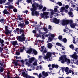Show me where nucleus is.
Returning <instances> with one entry per match:
<instances>
[{"label": "nucleus", "mask_w": 78, "mask_h": 78, "mask_svg": "<svg viewBox=\"0 0 78 78\" xmlns=\"http://www.w3.org/2000/svg\"><path fill=\"white\" fill-rule=\"evenodd\" d=\"M32 6L33 8H30L31 11H32V16H35L36 15V16L39 15V12L35 10L36 9V6H38V4L36 3L33 4L32 5Z\"/></svg>", "instance_id": "nucleus-1"}, {"label": "nucleus", "mask_w": 78, "mask_h": 78, "mask_svg": "<svg viewBox=\"0 0 78 78\" xmlns=\"http://www.w3.org/2000/svg\"><path fill=\"white\" fill-rule=\"evenodd\" d=\"M58 61H61V63L62 64H64L66 62H67V64H69L70 63V60L69 59H67L66 55H63L60 57Z\"/></svg>", "instance_id": "nucleus-2"}, {"label": "nucleus", "mask_w": 78, "mask_h": 78, "mask_svg": "<svg viewBox=\"0 0 78 78\" xmlns=\"http://www.w3.org/2000/svg\"><path fill=\"white\" fill-rule=\"evenodd\" d=\"M55 55V53L53 52L51 53L50 52H48L46 54V56L43 57L45 60H47L48 61H51V58H50L51 57L52 55Z\"/></svg>", "instance_id": "nucleus-3"}, {"label": "nucleus", "mask_w": 78, "mask_h": 78, "mask_svg": "<svg viewBox=\"0 0 78 78\" xmlns=\"http://www.w3.org/2000/svg\"><path fill=\"white\" fill-rule=\"evenodd\" d=\"M28 60V59H25L24 60V61H26L25 64L28 67H30L31 65L30 63H32L33 61H36V59L34 58V57H32L31 58H29L28 61H27Z\"/></svg>", "instance_id": "nucleus-4"}, {"label": "nucleus", "mask_w": 78, "mask_h": 78, "mask_svg": "<svg viewBox=\"0 0 78 78\" xmlns=\"http://www.w3.org/2000/svg\"><path fill=\"white\" fill-rule=\"evenodd\" d=\"M73 23V20H63L62 21V25L63 26L67 25L68 23Z\"/></svg>", "instance_id": "nucleus-5"}, {"label": "nucleus", "mask_w": 78, "mask_h": 78, "mask_svg": "<svg viewBox=\"0 0 78 78\" xmlns=\"http://www.w3.org/2000/svg\"><path fill=\"white\" fill-rule=\"evenodd\" d=\"M26 51L27 53H31L32 51L35 55H36L37 54V52L36 50L33 49L31 48H30L28 50H26Z\"/></svg>", "instance_id": "nucleus-6"}, {"label": "nucleus", "mask_w": 78, "mask_h": 78, "mask_svg": "<svg viewBox=\"0 0 78 78\" xmlns=\"http://www.w3.org/2000/svg\"><path fill=\"white\" fill-rule=\"evenodd\" d=\"M48 12H43L41 14V16L43 19H48L49 16H48Z\"/></svg>", "instance_id": "nucleus-7"}, {"label": "nucleus", "mask_w": 78, "mask_h": 78, "mask_svg": "<svg viewBox=\"0 0 78 78\" xmlns=\"http://www.w3.org/2000/svg\"><path fill=\"white\" fill-rule=\"evenodd\" d=\"M19 41L21 42L23 41H25V37H24V34H22V35L18 37Z\"/></svg>", "instance_id": "nucleus-8"}, {"label": "nucleus", "mask_w": 78, "mask_h": 78, "mask_svg": "<svg viewBox=\"0 0 78 78\" xmlns=\"http://www.w3.org/2000/svg\"><path fill=\"white\" fill-rule=\"evenodd\" d=\"M51 22L55 23L56 24H59L60 20H58L56 18H54L53 19H51Z\"/></svg>", "instance_id": "nucleus-9"}, {"label": "nucleus", "mask_w": 78, "mask_h": 78, "mask_svg": "<svg viewBox=\"0 0 78 78\" xmlns=\"http://www.w3.org/2000/svg\"><path fill=\"white\" fill-rule=\"evenodd\" d=\"M41 50H40V51L42 52L43 51V55H45V53L47 52V49L45 48L44 46H43L41 47Z\"/></svg>", "instance_id": "nucleus-10"}, {"label": "nucleus", "mask_w": 78, "mask_h": 78, "mask_svg": "<svg viewBox=\"0 0 78 78\" xmlns=\"http://www.w3.org/2000/svg\"><path fill=\"white\" fill-rule=\"evenodd\" d=\"M77 53L76 52H74V54L72 55H70V58H72L74 59H78V55H77Z\"/></svg>", "instance_id": "nucleus-11"}, {"label": "nucleus", "mask_w": 78, "mask_h": 78, "mask_svg": "<svg viewBox=\"0 0 78 78\" xmlns=\"http://www.w3.org/2000/svg\"><path fill=\"white\" fill-rule=\"evenodd\" d=\"M18 26L19 27H20L21 28H23L24 27H25V24L24 23H22L19 22H18Z\"/></svg>", "instance_id": "nucleus-12"}, {"label": "nucleus", "mask_w": 78, "mask_h": 78, "mask_svg": "<svg viewBox=\"0 0 78 78\" xmlns=\"http://www.w3.org/2000/svg\"><path fill=\"white\" fill-rule=\"evenodd\" d=\"M23 77L24 78L26 77V78H35L34 77H31L30 76L28 75V74H25L24 72L23 73Z\"/></svg>", "instance_id": "nucleus-13"}, {"label": "nucleus", "mask_w": 78, "mask_h": 78, "mask_svg": "<svg viewBox=\"0 0 78 78\" xmlns=\"http://www.w3.org/2000/svg\"><path fill=\"white\" fill-rule=\"evenodd\" d=\"M48 73H49V72H45L44 71H43L42 72V73L44 76L46 77V76H47L48 75Z\"/></svg>", "instance_id": "nucleus-14"}, {"label": "nucleus", "mask_w": 78, "mask_h": 78, "mask_svg": "<svg viewBox=\"0 0 78 78\" xmlns=\"http://www.w3.org/2000/svg\"><path fill=\"white\" fill-rule=\"evenodd\" d=\"M30 67L31 69H28V68H27V71H31L32 70H34V69H35V67L33 65H32Z\"/></svg>", "instance_id": "nucleus-15"}, {"label": "nucleus", "mask_w": 78, "mask_h": 78, "mask_svg": "<svg viewBox=\"0 0 78 78\" xmlns=\"http://www.w3.org/2000/svg\"><path fill=\"white\" fill-rule=\"evenodd\" d=\"M49 11L51 12L50 13H51V15H50V18H52V17H53V16H53V14H55V13L54 12L53 10L50 9Z\"/></svg>", "instance_id": "nucleus-16"}, {"label": "nucleus", "mask_w": 78, "mask_h": 78, "mask_svg": "<svg viewBox=\"0 0 78 78\" xmlns=\"http://www.w3.org/2000/svg\"><path fill=\"white\" fill-rule=\"evenodd\" d=\"M43 58V57L42 55H40L38 57V59L39 60V61H40V62H41V63H42V62H44L43 61H42V59Z\"/></svg>", "instance_id": "nucleus-17"}, {"label": "nucleus", "mask_w": 78, "mask_h": 78, "mask_svg": "<svg viewBox=\"0 0 78 78\" xmlns=\"http://www.w3.org/2000/svg\"><path fill=\"white\" fill-rule=\"evenodd\" d=\"M47 45H48V48L50 49L53 46V45H52V44L51 43H48V44H47Z\"/></svg>", "instance_id": "nucleus-18"}, {"label": "nucleus", "mask_w": 78, "mask_h": 78, "mask_svg": "<svg viewBox=\"0 0 78 78\" xmlns=\"http://www.w3.org/2000/svg\"><path fill=\"white\" fill-rule=\"evenodd\" d=\"M76 26L77 27H78L77 26L78 25H77L76 24H75L74 23L71 24L70 25V27L72 28H75Z\"/></svg>", "instance_id": "nucleus-19"}, {"label": "nucleus", "mask_w": 78, "mask_h": 78, "mask_svg": "<svg viewBox=\"0 0 78 78\" xmlns=\"http://www.w3.org/2000/svg\"><path fill=\"white\" fill-rule=\"evenodd\" d=\"M53 38L49 37L48 38V41H47V43L48 44V43L50 42H52L53 41Z\"/></svg>", "instance_id": "nucleus-20"}, {"label": "nucleus", "mask_w": 78, "mask_h": 78, "mask_svg": "<svg viewBox=\"0 0 78 78\" xmlns=\"http://www.w3.org/2000/svg\"><path fill=\"white\" fill-rule=\"evenodd\" d=\"M69 70V68L67 67H66L65 69V72L66 73L67 75H68L69 73V72H68Z\"/></svg>", "instance_id": "nucleus-21"}, {"label": "nucleus", "mask_w": 78, "mask_h": 78, "mask_svg": "<svg viewBox=\"0 0 78 78\" xmlns=\"http://www.w3.org/2000/svg\"><path fill=\"white\" fill-rule=\"evenodd\" d=\"M12 44L13 45H14V46H15V45H17L18 44V43H17V41H12Z\"/></svg>", "instance_id": "nucleus-22"}, {"label": "nucleus", "mask_w": 78, "mask_h": 78, "mask_svg": "<svg viewBox=\"0 0 78 78\" xmlns=\"http://www.w3.org/2000/svg\"><path fill=\"white\" fill-rule=\"evenodd\" d=\"M5 7L9 9H13V8H14V7L12 5H10L9 7L7 6H5Z\"/></svg>", "instance_id": "nucleus-23"}, {"label": "nucleus", "mask_w": 78, "mask_h": 78, "mask_svg": "<svg viewBox=\"0 0 78 78\" xmlns=\"http://www.w3.org/2000/svg\"><path fill=\"white\" fill-rule=\"evenodd\" d=\"M11 32V31L9 30L8 29L7 30H5V34L8 35V34H9Z\"/></svg>", "instance_id": "nucleus-24"}, {"label": "nucleus", "mask_w": 78, "mask_h": 78, "mask_svg": "<svg viewBox=\"0 0 78 78\" xmlns=\"http://www.w3.org/2000/svg\"><path fill=\"white\" fill-rule=\"evenodd\" d=\"M48 35L49 37H51V38H52L53 39L55 37V35H54V34L49 33Z\"/></svg>", "instance_id": "nucleus-25"}, {"label": "nucleus", "mask_w": 78, "mask_h": 78, "mask_svg": "<svg viewBox=\"0 0 78 78\" xmlns=\"http://www.w3.org/2000/svg\"><path fill=\"white\" fill-rule=\"evenodd\" d=\"M3 13L4 14H9V13L8 11L6 9H5L4 11H3Z\"/></svg>", "instance_id": "nucleus-26"}, {"label": "nucleus", "mask_w": 78, "mask_h": 78, "mask_svg": "<svg viewBox=\"0 0 78 78\" xmlns=\"http://www.w3.org/2000/svg\"><path fill=\"white\" fill-rule=\"evenodd\" d=\"M69 15L70 17H73V13L72 12H68Z\"/></svg>", "instance_id": "nucleus-27"}, {"label": "nucleus", "mask_w": 78, "mask_h": 78, "mask_svg": "<svg viewBox=\"0 0 78 78\" xmlns=\"http://www.w3.org/2000/svg\"><path fill=\"white\" fill-rule=\"evenodd\" d=\"M69 72L70 73H72V75H73V74H74V70H69Z\"/></svg>", "instance_id": "nucleus-28"}, {"label": "nucleus", "mask_w": 78, "mask_h": 78, "mask_svg": "<svg viewBox=\"0 0 78 78\" xmlns=\"http://www.w3.org/2000/svg\"><path fill=\"white\" fill-rule=\"evenodd\" d=\"M35 30L37 31H38L39 32V33H40V34H42V32H41L39 30H38V28H37V27H35Z\"/></svg>", "instance_id": "nucleus-29"}, {"label": "nucleus", "mask_w": 78, "mask_h": 78, "mask_svg": "<svg viewBox=\"0 0 78 78\" xmlns=\"http://www.w3.org/2000/svg\"><path fill=\"white\" fill-rule=\"evenodd\" d=\"M38 6L40 9H42V8H43V6H42V5L41 4L40 5H38V6H36V7H38Z\"/></svg>", "instance_id": "nucleus-30"}, {"label": "nucleus", "mask_w": 78, "mask_h": 78, "mask_svg": "<svg viewBox=\"0 0 78 78\" xmlns=\"http://www.w3.org/2000/svg\"><path fill=\"white\" fill-rule=\"evenodd\" d=\"M37 68H36V70H39L40 69H42V66H37Z\"/></svg>", "instance_id": "nucleus-31"}, {"label": "nucleus", "mask_w": 78, "mask_h": 78, "mask_svg": "<svg viewBox=\"0 0 78 78\" xmlns=\"http://www.w3.org/2000/svg\"><path fill=\"white\" fill-rule=\"evenodd\" d=\"M54 11L55 12H58V13H59L60 12L58 10V9L56 8H55L54 9Z\"/></svg>", "instance_id": "nucleus-32"}, {"label": "nucleus", "mask_w": 78, "mask_h": 78, "mask_svg": "<svg viewBox=\"0 0 78 78\" xmlns=\"http://www.w3.org/2000/svg\"><path fill=\"white\" fill-rule=\"evenodd\" d=\"M32 0H27L26 1V2L28 3H31V4H32Z\"/></svg>", "instance_id": "nucleus-33"}, {"label": "nucleus", "mask_w": 78, "mask_h": 78, "mask_svg": "<svg viewBox=\"0 0 78 78\" xmlns=\"http://www.w3.org/2000/svg\"><path fill=\"white\" fill-rule=\"evenodd\" d=\"M44 31H46L45 33H44V34H46L48 33V30H47V28H44Z\"/></svg>", "instance_id": "nucleus-34"}, {"label": "nucleus", "mask_w": 78, "mask_h": 78, "mask_svg": "<svg viewBox=\"0 0 78 78\" xmlns=\"http://www.w3.org/2000/svg\"><path fill=\"white\" fill-rule=\"evenodd\" d=\"M36 60V61H34L35 62L33 63V65H34V66H37V62H37V60Z\"/></svg>", "instance_id": "nucleus-35"}, {"label": "nucleus", "mask_w": 78, "mask_h": 78, "mask_svg": "<svg viewBox=\"0 0 78 78\" xmlns=\"http://www.w3.org/2000/svg\"><path fill=\"white\" fill-rule=\"evenodd\" d=\"M57 5H59V6H62V3L59 2H58L57 3Z\"/></svg>", "instance_id": "nucleus-36"}, {"label": "nucleus", "mask_w": 78, "mask_h": 78, "mask_svg": "<svg viewBox=\"0 0 78 78\" xmlns=\"http://www.w3.org/2000/svg\"><path fill=\"white\" fill-rule=\"evenodd\" d=\"M69 47L73 50H74V46L72 44L70 45L69 46Z\"/></svg>", "instance_id": "nucleus-37"}, {"label": "nucleus", "mask_w": 78, "mask_h": 78, "mask_svg": "<svg viewBox=\"0 0 78 78\" xmlns=\"http://www.w3.org/2000/svg\"><path fill=\"white\" fill-rule=\"evenodd\" d=\"M14 64H15V66H19V64L17 62H14Z\"/></svg>", "instance_id": "nucleus-38"}, {"label": "nucleus", "mask_w": 78, "mask_h": 78, "mask_svg": "<svg viewBox=\"0 0 78 78\" xmlns=\"http://www.w3.org/2000/svg\"><path fill=\"white\" fill-rule=\"evenodd\" d=\"M42 74H41V73H40L38 76H37V77L39 78H42Z\"/></svg>", "instance_id": "nucleus-39"}, {"label": "nucleus", "mask_w": 78, "mask_h": 78, "mask_svg": "<svg viewBox=\"0 0 78 78\" xmlns=\"http://www.w3.org/2000/svg\"><path fill=\"white\" fill-rule=\"evenodd\" d=\"M46 9H47V8H46V7H44L42 10V11H43V12L44 11H45Z\"/></svg>", "instance_id": "nucleus-40"}, {"label": "nucleus", "mask_w": 78, "mask_h": 78, "mask_svg": "<svg viewBox=\"0 0 78 78\" xmlns=\"http://www.w3.org/2000/svg\"><path fill=\"white\" fill-rule=\"evenodd\" d=\"M5 2L4 0H0V4L2 5V3H3Z\"/></svg>", "instance_id": "nucleus-41"}, {"label": "nucleus", "mask_w": 78, "mask_h": 78, "mask_svg": "<svg viewBox=\"0 0 78 78\" xmlns=\"http://www.w3.org/2000/svg\"><path fill=\"white\" fill-rule=\"evenodd\" d=\"M62 41L63 42H64V43H66V42H67V39H66V38H64Z\"/></svg>", "instance_id": "nucleus-42"}, {"label": "nucleus", "mask_w": 78, "mask_h": 78, "mask_svg": "<svg viewBox=\"0 0 78 78\" xmlns=\"http://www.w3.org/2000/svg\"><path fill=\"white\" fill-rule=\"evenodd\" d=\"M73 62H74V64H75L77 65H78V60L76 61V62H75V61H74L73 60Z\"/></svg>", "instance_id": "nucleus-43"}, {"label": "nucleus", "mask_w": 78, "mask_h": 78, "mask_svg": "<svg viewBox=\"0 0 78 78\" xmlns=\"http://www.w3.org/2000/svg\"><path fill=\"white\" fill-rule=\"evenodd\" d=\"M56 45H58V46H62V45H61V44H60V43H56Z\"/></svg>", "instance_id": "nucleus-44"}, {"label": "nucleus", "mask_w": 78, "mask_h": 78, "mask_svg": "<svg viewBox=\"0 0 78 78\" xmlns=\"http://www.w3.org/2000/svg\"><path fill=\"white\" fill-rule=\"evenodd\" d=\"M0 42L1 44H3V43L4 42V41L3 40H2L0 38Z\"/></svg>", "instance_id": "nucleus-45"}, {"label": "nucleus", "mask_w": 78, "mask_h": 78, "mask_svg": "<svg viewBox=\"0 0 78 78\" xmlns=\"http://www.w3.org/2000/svg\"><path fill=\"white\" fill-rule=\"evenodd\" d=\"M69 8V6L68 5H66L65 6V8L66 9H68Z\"/></svg>", "instance_id": "nucleus-46"}, {"label": "nucleus", "mask_w": 78, "mask_h": 78, "mask_svg": "<svg viewBox=\"0 0 78 78\" xmlns=\"http://www.w3.org/2000/svg\"><path fill=\"white\" fill-rule=\"evenodd\" d=\"M4 22H5V20H4V19H2L1 20V23H3Z\"/></svg>", "instance_id": "nucleus-47"}, {"label": "nucleus", "mask_w": 78, "mask_h": 78, "mask_svg": "<svg viewBox=\"0 0 78 78\" xmlns=\"http://www.w3.org/2000/svg\"><path fill=\"white\" fill-rule=\"evenodd\" d=\"M13 11L15 12H17V10L16 9H13Z\"/></svg>", "instance_id": "nucleus-48"}, {"label": "nucleus", "mask_w": 78, "mask_h": 78, "mask_svg": "<svg viewBox=\"0 0 78 78\" xmlns=\"http://www.w3.org/2000/svg\"><path fill=\"white\" fill-rule=\"evenodd\" d=\"M23 19L22 18H20L18 19V20H20V22H23V21H21Z\"/></svg>", "instance_id": "nucleus-49"}, {"label": "nucleus", "mask_w": 78, "mask_h": 78, "mask_svg": "<svg viewBox=\"0 0 78 78\" xmlns=\"http://www.w3.org/2000/svg\"><path fill=\"white\" fill-rule=\"evenodd\" d=\"M23 49H20V51L21 52H22L23 51V50L25 49V47H23Z\"/></svg>", "instance_id": "nucleus-50"}, {"label": "nucleus", "mask_w": 78, "mask_h": 78, "mask_svg": "<svg viewBox=\"0 0 78 78\" xmlns=\"http://www.w3.org/2000/svg\"><path fill=\"white\" fill-rule=\"evenodd\" d=\"M25 23L26 25H28V24H29V22L28 21H26Z\"/></svg>", "instance_id": "nucleus-51"}, {"label": "nucleus", "mask_w": 78, "mask_h": 78, "mask_svg": "<svg viewBox=\"0 0 78 78\" xmlns=\"http://www.w3.org/2000/svg\"><path fill=\"white\" fill-rule=\"evenodd\" d=\"M8 26H5V31L6 30H7L8 29Z\"/></svg>", "instance_id": "nucleus-52"}, {"label": "nucleus", "mask_w": 78, "mask_h": 78, "mask_svg": "<svg viewBox=\"0 0 78 78\" xmlns=\"http://www.w3.org/2000/svg\"><path fill=\"white\" fill-rule=\"evenodd\" d=\"M3 50V49L2 48L0 47V52H2Z\"/></svg>", "instance_id": "nucleus-53"}, {"label": "nucleus", "mask_w": 78, "mask_h": 78, "mask_svg": "<svg viewBox=\"0 0 78 78\" xmlns=\"http://www.w3.org/2000/svg\"><path fill=\"white\" fill-rule=\"evenodd\" d=\"M15 58H16V59H20V58H21V57H18L17 56H16L15 57Z\"/></svg>", "instance_id": "nucleus-54"}, {"label": "nucleus", "mask_w": 78, "mask_h": 78, "mask_svg": "<svg viewBox=\"0 0 78 78\" xmlns=\"http://www.w3.org/2000/svg\"><path fill=\"white\" fill-rule=\"evenodd\" d=\"M58 39L60 40H61V39H62V36H59L58 37Z\"/></svg>", "instance_id": "nucleus-55"}, {"label": "nucleus", "mask_w": 78, "mask_h": 78, "mask_svg": "<svg viewBox=\"0 0 78 78\" xmlns=\"http://www.w3.org/2000/svg\"><path fill=\"white\" fill-rule=\"evenodd\" d=\"M59 10H60V12H64V10H63L61 8Z\"/></svg>", "instance_id": "nucleus-56"}, {"label": "nucleus", "mask_w": 78, "mask_h": 78, "mask_svg": "<svg viewBox=\"0 0 78 78\" xmlns=\"http://www.w3.org/2000/svg\"><path fill=\"white\" fill-rule=\"evenodd\" d=\"M71 6L72 7V8H75V5H71Z\"/></svg>", "instance_id": "nucleus-57"}, {"label": "nucleus", "mask_w": 78, "mask_h": 78, "mask_svg": "<svg viewBox=\"0 0 78 78\" xmlns=\"http://www.w3.org/2000/svg\"><path fill=\"white\" fill-rule=\"evenodd\" d=\"M69 9L70 11H73V9L70 7L69 8Z\"/></svg>", "instance_id": "nucleus-58"}, {"label": "nucleus", "mask_w": 78, "mask_h": 78, "mask_svg": "<svg viewBox=\"0 0 78 78\" xmlns=\"http://www.w3.org/2000/svg\"><path fill=\"white\" fill-rule=\"evenodd\" d=\"M0 71L1 72H2L3 71V68H2V67H1Z\"/></svg>", "instance_id": "nucleus-59"}, {"label": "nucleus", "mask_w": 78, "mask_h": 78, "mask_svg": "<svg viewBox=\"0 0 78 78\" xmlns=\"http://www.w3.org/2000/svg\"><path fill=\"white\" fill-rule=\"evenodd\" d=\"M62 70L63 72H64V70H65V67L62 68Z\"/></svg>", "instance_id": "nucleus-60"}, {"label": "nucleus", "mask_w": 78, "mask_h": 78, "mask_svg": "<svg viewBox=\"0 0 78 78\" xmlns=\"http://www.w3.org/2000/svg\"><path fill=\"white\" fill-rule=\"evenodd\" d=\"M61 8L63 11H64V10H65V7H62Z\"/></svg>", "instance_id": "nucleus-61"}, {"label": "nucleus", "mask_w": 78, "mask_h": 78, "mask_svg": "<svg viewBox=\"0 0 78 78\" xmlns=\"http://www.w3.org/2000/svg\"><path fill=\"white\" fill-rule=\"evenodd\" d=\"M42 37L43 39H45V35H42Z\"/></svg>", "instance_id": "nucleus-62"}, {"label": "nucleus", "mask_w": 78, "mask_h": 78, "mask_svg": "<svg viewBox=\"0 0 78 78\" xmlns=\"http://www.w3.org/2000/svg\"><path fill=\"white\" fill-rule=\"evenodd\" d=\"M55 65H54V64L52 65V68H55Z\"/></svg>", "instance_id": "nucleus-63"}, {"label": "nucleus", "mask_w": 78, "mask_h": 78, "mask_svg": "<svg viewBox=\"0 0 78 78\" xmlns=\"http://www.w3.org/2000/svg\"><path fill=\"white\" fill-rule=\"evenodd\" d=\"M16 55H20V52H16Z\"/></svg>", "instance_id": "nucleus-64"}]
</instances>
